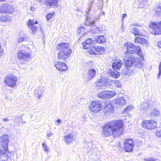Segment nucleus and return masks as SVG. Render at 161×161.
Masks as SVG:
<instances>
[{
	"mask_svg": "<svg viewBox=\"0 0 161 161\" xmlns=\"http://www.w3.org/2000/svg\"><path fill=\"white\" fill-rule=\"evenodd\" d=\"M123 123L121 120H117L109 122L103 126L102 135L104 136H109L112 134L119 136L123 133Z\"/></svg>",
	"mask_w": 161,
	"mask_h": 161,
	"instance_id": "obj_1",
	"label": "nucleus"
},
{
	"mask_svg": "<svg viewBox=\"0 0 161 161\" xmlns=\"http://www.w3.org/2000/svg\"><path fill=\"white\" fill-rule=\"evenodd\" d=\"M69 45L68 43H62L56 47L57 50H60L58 53L57 58L58 60H65L68 58L71 53V51L69 47Z\"/></svg>",
	"mask_w": 161,
	"mask_h": 161,
	"instance_id": "obj_2",
	"label": "nucleus"
},
{
	"mask_svg": "<svg viewBox=\"0 0 161 161\" xmlns=\"http://www.w3.org/2000/svg\"><path fill=\"white\" fill-rule=\"evenodd\" d=\"M122 62L121 60H119L118 61H116L113 63L112 65V68L114 69V70H110L109 73V75L112 77L115 78H118L120 76V73L115 69H119L121 68Z\"/></svg>",
	"mask_w": 161,
	"mask_h": 161,
	"instance_id": "obj_3",
	"label": "nucleus"
},
{
	"mask_svg": "<svg viewBox=\"0 0 161 161\" xmlns=\"http://www.w3.org/2000/svg\"><path fill=\"white\" fill-rule=\"evenodd\" d=\"M17 78L13 74L7 75L5 77L4 82L7 86L13 88L16 85Z\"/></svg>",
	"mask_w": 161,
	"mask_h": 161,
	"instance_id": "obj_4",
	"label": "nucleus"
},
{
	"mask_svg": "<svg viewBox=\"0 0 161 161\" xmlns=\"http://www.w3.org/2000/svg\"><path fill=\"white\" fill-rule=\"evenodd\" d=\"M149 27L152 29V33L155 35L161 34V21L152 22L149 24Z\"/></svg>",
	"mask_w": 161,
	"mask_h": 161,
	"instance_id": "obj_5",
	"label": "nucleus"
},
{
	"mask_svg": "<svg viewBox=\"0 0 161 161\" xmlns=\"http://www.w3.org/2000/svg\"><path fill=\"white\" fill-rule=\"evenodd\" d=\"M126 49L127 51L125 52L126 54H133L136 53L139 56H141L142 50L140 48L134 44H130L127 46Z\"/></svg>",
	"mask_w": 161,
	"mask_h": 161,
	"instance_id": "obj_6",
	"label": "nucleus"
},
{
	"mask_svg": "<svg viewBox=\"0 0 161 161\" xmlns=\"http://www.w3.org/2000/svg\"><path fill=\"white\" fill-rule=\"evenodd\" d=\"M103 108V106L101 103L99 101H93L92 104L89 106L90 110L93 113H97Z\"/></svg>",
	"mask_w": 161,
	"mask_h": 161,
	"instance_id": "obj_7",
	"label": "nucleus"
},
{
	"mask_svg": "<svg viewBox=\"0 0 161 161\" xmlns=\"http://www.w3.org/2000/svg\"><path fill=\"white\" fill-rule=\"evenodd\" d=\"M37 24V22L36 21H35L34 20H29L28 26L32 31V33L33 35L34 34L36 31H38V29L41 32H42V29L40 27V25H36Z\"/></svg>",
	"mask_w": 161,
	"mask_h": 161,
	"instance_id": "obj_8",
	"label": "nucleus"
},
{
	"mask_svg": "<svg viewBox=\"0 0 161 161\" xmlns=\"http://www.w3.org/2000/svg\"><path fill=\"white\" fill-rule=\"evenodd\" d=\"M31 57L30 53L24 51H19L17 53V58L21 62V64L29 60Z\"/></svg>",
	"mask_w": 161,
	"mask_h": 161,
	"instance_id": "obj_9",
	"label": "nucleus"
},
{
	"mask_svg": "<svg viewBox=\"0 0 161 161\" xmlns=\"http://www.w3.org/2000/svg\"><path fill=\"white\" fill-rule=\"evenodd\" d=\"M142 125L145 129L151 130L155 128L156 126V123L153 120H144L142 122Z\"/></svg>",
	"mask_w": 161,
	"mask_h": 161,
	"instance_id": "obj_10",
	"label": "nucleus"
},
{
	"mask_svg": "<svg viewBox=\"0 0 161 161\" xmlns=\"http://www.w3.org/2000/svg\"><path fill=\"white\" fill-rule=\"evenodd\" d=\"M93 2H90L88 4V10L86 12V16H87V17L86 18V21L85 22V24L87 26H90L91 25H93L94 23V20L92 19L91 17H89V16H88V13L89 12L90 10L91 9V8L92 6V3H93Z\"/></svg>",
	"mask_w": 161,
	"mask_h": 161,
	"instance_id": "obj_11",
	"label": "nucleus"
},
{
	"mask_svg": "<svg viewBox=\"0 0 161 161\" xmlns=\"http://www.w3.org/2000/svg\"><path fill=\"white\" fill-rule=\"evenodd\" d=\"M0 139L1 142V145L4 151L5 152L8 151V135L5 134L2 135Z\"/></svg>",
	"mask_w": 161,
	"mask_h": 161,
	"instance_id": "obj_12",
	"label": "nucleus"
},
{
	"mask_svg": "<svg viewBox=\"0 0 161 161\" xmlns=\"http://www.w3.org/2000/svg\"><path fill=\"white\" fill-rule=\"evenodd\" d=\"M133 146V141L130 139H127L124 142V148L127 152L132 151Z\"/></svg>",
	"mask_w": 161,
	"mask_h": 161,
	"instance_id": "obj_13",
	"label": "nucleus"
},
{
	"mask_svg": "<svg viewBox=\"0 0 161 161\" xmlns=\"http://www.w3.org/2000/svg\"><path fill=\"white\" fill-rule=\"evenodd\" d=\"M153 107V105L150 101H147L142 103L141 105L140 110L142 112L146 113V111L151 109Z\"/></svg>",
	"mask_w": 161,
	"mask_h": 161,
	"instance_id": "obj_14",
	"label": "nucleus"
},
{
	"mask_svg": "<svg viewBox=\"0 0 161 161\" xmlns=\"http://www.w3.org/2000/svg\"><path fill=\"white\" fill-rule=\"evenodd\" d=\"M54 64V66L59 71H65L68 69L67 66L65 63L57 61Z\"/></svg>",
	"mask_w": 161,
	"mask_h": 161,
	"instance_id": "obj_15",
	"label": "nucleus"
},
{
	"mask_svg": "<svg viewBox=\"0 0 161 161\" xmlns=\"http://www.w3.org/2000/svg\"><path fill=\"white\" fill-rule=\"evenodd\" d=\"M97 83V85L99 86V89H105L108 86V81L103 76L101 77V78L99 79Z\"/></svg>",
	"mask_w": 161,
	"mask_h": 161,
	"instance_id": "obj_16",
	"label": "nucleus"
},
{
	"mask_svg": "<svg viewBox=\"0 0 161 161\" xmlns=\"http://www.w3.org/2000/svg\"><path fill=\"white\" fill-rule=\"evenodd\" d=\"M114 111V107L112 105L111 103L109 102H106L104 109V113L106 114L112 113Z\"/></svg>",
	"mask_w": 161,
	"mask_h": 161,
	"instance_id": "obj_17",
	"label": "nucleus"
},
{
	"mask_svg": "<svg viewBox=\"0 0 161 161\" xmlns=\"http://www.w3.org/2000/svg\"><path fill=\"white\" fill-rule=\"evenodd\" d=\"M133 65L137 68L141 69L143 66V63L142 60L136 57H133Z\"/></svg>",
	"mask_w": 161,
	"mask_h": 161,
	"instance_id": "obj_18",
	"label": "nucleus"
},
{
	"mask_svg": "<svg viewBox=\"0 0 161 161\" xmlns=\"http://www.w3.org/2000/svg\"><path fill=\"white\" fill-rule=\"evenodd\" d=\"M134 56L129 55L125 58V65L127 67H130L133 64V60Z\"/></svg>",
	"mask_w": 161,
	"mask_h": 161,
	"instance_id": "obj_19",
	"label": "nucleus"
},
{
	"mask_svg": "<svg viewBox=\"0 0 161 161\" xmlns=\"http://www.w3.org/2000/svg\"><path fill=\"white\" fill-rule=\"evenodd\" d=\"M3 9H4V13H12L13 12V8L8 3L3 4Z\"/></svg>",
	"mask_w": 161,
	"mask_h": 161,
	"instance_id": "obj_20",
	"label": "nucleus"
},
{
	"mask_svg": "<svg viewBox=\"0 0 161 161\" xmlns=\"http://www.w3.org/2000/svg\"><path fill=\"white\" fill-rule=\"evenodd\" d=\"M74 135L72 133L69 134L64 137V141L67 144H69L74 140Z\"/></svg>",
	"mask_w": 161,
	"mask_h": 161,
	"instance_id": "obj_21",
	"label": "nucleus"
},
{
	"mask_svg": "<svg viewBox=\"0 0 161 161\" xmlns=\"http://www.w3.org/2000/svg\"><path fill=\"white\" fill-rule=\"evenodd\" d=\"M115 104L118 105L122 106L126 103V100L123 97H118L114 100Z\"/></svg>",
	"mask_w": 161,
	"mask_h": 161,
	"instance_id": "obj_22",
	"label": "nucleus"
},
{
	"mask_svg": "<svg viewBox=\"0 0 161 161\" xmlns=\"http://www.w3.org/2000/svg\"><path fill=\"white\" fill-rule=\"evenodd\" d=\"M10 19V17L8 14H4L0 15V22L2 21L5 22L9 21Z\"/></svg>",
	"mask_w": 161,
	"mask_h": 161,
	"instance_id": "obj_23",
	"label": "nucleus"
},
{
	"mask_svg": "<svg viewBox=\"0 0 161 161\" xmlns=\"http://www.w3.org/2000/svg\"><path fill=\"white\" fill-rule=\"evenodd\" d=\"M93 42V41L91 38L88 39L86 40V42L83 43L84 48L85 49H88V48L90 47V45Z\"/></svg>",
	"mask_w": 161,
	"mask_h": 161,
	"instance_id": "obj_24",
	"label": "nucleus"
},
{
	"mask_svg": "<svg viewBox=\"0 0 161 161\" xmlns=\"http://www.w3.org/2000/svg\"><path fill=\"white\" fill-rule=\"evenodd\" d=\"M96 74V71L94 69H91L88 71V76L87 79H86L87 80H90L92 78H93Z\"/></svg>",
	"mask_w": 161,
	"mask_h": 161,
	"instance_id": "obj_25",
	"label": "nucleus"
},
{
	"mask_svg": "<svg viewBox=\"0 0 161 161\" xmlns=\"http://www.w3.org/2000/svg\"><path fill=\"white\" fill-rule=\"evenodd\" d=\"M43 91L42 89L37 88L34 91V94L36 97L40 98L42 95Z\"/></svg>",
	"mask_w": 161,
	"mask_h": 161,
	"instance_id": "obj_26",
	"label": "nucleus"
},
{
	"mask_svg": "<svg viewBox=\"0 0 161 161\" xmlns=\"http://www.w3.org/2000/svg\"><path fill=\"white\" fill-rule=\"evenodd\" d=\"M95 41L99 43H102L106 42V39L103 36L101 35L95 38Z\"/></svg>",
	"mask_w": 161,
	"mask_h": 161,
	"instance_id": "obj_27",
	"label": "nucleus"
},
{
	"mask_svg": "<svg viewBox=\"0 0 161 161\" xmlns=\"http://www.w3.org/2000/svg\"><path fill=\"white\" fill-rule=\"evenodd\" d=\"M131 32L135 36L138 35L142 36L143 33L136 27H133L131 30Z\"/></svg>",
	"mask_w": 161,
	"mask_h": 161,
	"instance_id": "obj_28",
	"label": "nucleus"
},
{
	"mask_svg": "<svg viewBox=\"0 0 161 161\" xmlns=\"http://www.w3.org/2000/svg\"><path fill=\"white\" fill-rule=\"evenodd\" d=\"M96 55L102 54L105 51L104 48L101 46H96Z\"/></svg>",
	"mask_w": 161,
	"mask_h": 161,
	"instance_id": "obj_29",
	"label": "nucleus"
},
{
	"mask_svg": "<svg viewBox=\"0 0 161 161\" xmlns=\"http://www.w3.org/2000/svg\"><path fill=\"white\" fill-rule=\"evenodd\" d=\"M106 92L107 97L108 98H110L114 96L116 94L115 92L113 91H106Z\"/></svg>",
	"mask_w": 161,
	"mask_h": 161,
	"instance_id": "obj_30",
	"label": "nucleus"
},
{
	"mask_svg": "<svg viewBox=\"0 0 161 161\" xmlns=\"http://www.w3.org/2000/svg\"><path fill=\"white\" fill-rule=\"evenodd\" d=\"M91 31L93 33H97L100 31V30L99 27L95 25L91 26Z\"/></svg>",
	"mask_w": 161,
	"mask_h": 161,
	"instance_id": "obj_31",
	"label": "nucleus"
},
{
	"mask_svg": "<svg viewBox=\"0 0 161 161\" xmlns=\"http://www.w3.org/2000/svg\"><path fill=\"white\" fill-rule=\"evenodd\" d=\"M156 10L155 12L158 16H161V3L159 4L158 5H157L156 7Z\"/></svg>",
	"mask_w": 161,
	"mask_h": 161,
	"instance_id": "obj_32",
	"label": "nucleus"
},
{
	"mask_svg": "<svg viewBox=\"0 0 161 161\" xmlns=\"http://www.w3.org/2000/svg\"><path fill=\"white\" fill-rule=\"evenodd\" d=\"M58 1L59 0H48L47 2L50 6H53L57 5Z\"/></svg>",
	"mask_w": 161,
	"mask_h": 161,
	"instance_id": "obj_33",
	"label": "nucleus"
},
{
	"mask_svg": "<svg viewBox=\"0 0 161 161\" xmlns=\"http://www.w3.org/2000/svg\"><path fill=\"white\" fill-rule=\"evenodd\" d=\"M99 97L103 99L107 98V92L106 91H103L100 92L98 94Z\"/></svg>",
	"mask_w": 161,
	"mask_h": 161,
	"instance_id": "obj_34",
	"label": "nucleus"
},
{
	"mask_svg": "<svg viewBox=\"0 0 161 161\" xmlns=\"http://www.w3.org/2000/svg\"><path fill=\"white\" fill-rule=\"evenodd\" d=\"M86 144L88 149L93 148L95 147V145L93 144L92 142H86Z\"/></svg>",
	"mask_w": 161,
	"mask_h": 161,
	"instance_id": "obj_35",
	"label": "nucleus"
},
{
	"mask_svg": "<svg viewBox=\"0 0 161 161\" xmlns=\"http://www.w3.org/2000/svg\"><path fill=\"white\" fill-rule=\"evenodd\" d=\"M96 46L92 47L91 48L89 51V52L91 54L96 55Z\"/></svg>",
	"mask_w": 161,
	"mask_h": 161,
	"instance_id": "obj_36",
	"label": "nucleus"
},
{
	"mask_svg": "<svg viewBox=\"0 0 161 161\" xmlns=\"http://www.w3.org/2000/svg\"><path fill=\"white\" fill-rule=\"evenodd\" d=\"M151 114L153 115L157 116L160 114V112L159 110H158L157 109L154 108L152 111Z\"/></svg>",
	"mask_w": 161,
	"mask_h": 161,
	"instance_id": "obj_37",
	"label": "nucleus"
},
{
	"mask_svg": "<svg viewBox=\"0 0 161 161\" xmlns=\"http://www.w3.org/2000/svg\"><path fill=\"white\" fill-rule=\"evenodd\" d=\"M42 145L43 147V148L44 151L47 153L49 151V148L48 147L46 144L45 142H43L42 143Z\"/></svg>",
	"mask_w": 161,
	"mask_h": 161,
	"instance_id": "obj_38",
	"label": "nucleus"
},
{
	"mask_svg": "<svg viewBox=\"0 0 161 161\" xmlns=\"http://www.w3.org/2000/svg\"><path fill=\"white\" fill-rule=\"evenodd\" d=\"M143 39V37L137 36L135 38V42L136 43H137L141 44V42Z\"/></svg>",
	"mask_w": 161,
	"mask_h": 161,
	"instance_id": "obj_39",
	"label": "nucleus"
},
{
	"mask_svg": "<svg viewBox=\"0 0 161 161\" xmlns=\"http://www.w3.org/2000/svg\"><path fill=\"white\" fill-rule=\"evenodd\" d=\"M84 29V27H80L78 30L77 33L80 35H84V32L83 31Z\"/></svg>",
	"mask_w": 161,
	"mask_h": 161,
	"instance_id": "obj_40",
	"label": "nucleus"
},
{
	"mask_svg": "<svg viewBox=\"0 0 161 161\" xmlns=\"http://www.w3.org/2000/svg\"><path fill=\"white\" fill-rule=\"evenodd\" d=\"M4 152L3 151L1 150L0 149V157L2 155L3 156V157H6V158L5 159H3L2 160H6L8 159V156L7 155H6L5 154H4Z\"/></svg>",
	"mask_w": 161,
	"mask_h": 161,
	"instance_id": "obj_41",
	"label": "nucleus"
},
{
	"mask_svg": "<svg viewBox=\"0 0 161 161\" xmlns=\"http://www.w3.org/2000/svg\"><path fill=\"white\" fill-rule=\"evenodd\" d=\"M155 135L158 137H161V130L158 129L155 131Z\"/></svg>",
	"mask_w": 161,
	"mask_h": 161,
	"instance_id": "obj_42",
	"label": "nucleus"
},
{
	"mask_svg": "<svg viewBox=\"0 0 161 161\" xmlns=\"http://www.w3.org/2000/svg\"><path fill=\"white\" fill-rule=\"evenodd\" d=\"M115 85L117 87H119L121 86V84L119 80L114 81Z\"/></svg>",
	"mask_w": 161,
	"mask_h": 161,
	"instance_id": "obj_43",
	"label": "nucleus"
},
{
	"mask_svg": "<svg viewBox=\"0 0 161 161\" xmlns=\"http://www.w3.org/2000/svg\"><path fill=\"white\" fill-rule=\"evenodd\" d=\"M148 41L147 39L143 38V39L142 40L141 44L143 45L146 46L147 43Z\"/></svg>",
	"mask_w": 161,
	"mask_h": 161,
	"instance_id": "obj_44",
	"label": "nucleus"
},
{
	"mask_svg": "<svg viewBox=\"0 0 161 161\" xmlns=\"http://www.w3.org/2000/svg\"><path fill=\"white\" fill-rule=\"evenodd\" d=\"M159 73H158V76H157L158 78H159L160 76L161 75V62H160V64L159 65Z\"/></svg>",
	"mask_w": 161,
	"mask_h": 161,
	"instance_id": "obj_45",
	"label": "nucleus"
},
{
	"mask_svg": "<svg viewBox=\"0 0 161 161\" xmlns=\"http://www.w3.org/2000/svg\"><path fill=\"white\" fill-rule=\"evenodd\" d=\"M53 14H49L46 16V19L47 20H49L53 17Z\"/></svg>",
	"mask_w": 161,
	"mask_h": 161,
	"instance_id": "obj_46",
	"label": "nucleus"
},
{
	"mask_svg": "<svg viewBox=\"0 0 161 161\" xmlns=\"http://www.w3.org/2000/svg\"><path fill=\"white\" fill-rule=\"evenodd\" d=\"M145 161H155V159L153 158H149L147 159H145Z\"/></svg>",
	"mask_w": 161,
	"mask_h": 161,
	"instance_id": "obj_47",
	"label": "nucleus"
},
{
	"mask_svg": "<svg viewBox=\"0 0 161 161\" xmlns=\"http://www.w3.org/2000/svg\"><path fill=\"white\" fill-rule=\"evenodd\" d=\"M3 4L0 6V13H4V10L3 9Z\"/></svg>",
	"mask_w": 161,
	"mask_h": 161,
	"instance_id": "obj_48",
	"label": "nucleus"
},
{
	"mask_svg": "<svg viewBox=\"0 0 161 161\" xmlns=\"http://www.w3.org/2000/svg\"><path fill=\"white\" fill-rule=\"evenodd\" d=\"M131 70H127L126 73L125 74L128 76L130 75H131Z\"/></svg>",
	"mask_w": 161,
	"mask_h": 161,
	"instance_id": "obj_49",
	"label": "nucleus"
},
{
	"mask_svg": "<svg viewBox=\"0 0 161 161\" xmlns=\"http://www.w3.org/2000/svg\"><path fill=\"white\" fill-rule=\"evenodd\" d=\"M53 135V133L50 132H47V135L48 137H50L52 136Z\"/></svg>",
	"mask_w": 161,
	"mask_h": 161,
	"instance_id": "obj_50",
	"label": "nucleus"
},
{
	"mask_svg": "<svg viewBox=\"0 0 161 161\" xmlns=\"http://www.w3.org/2000/svg\"><path fill=\"white\" fill-rule=\"evenodd\" d=\"M20 37L22 39V40L23 41H25L27 39L26 37L24 35L21 36H20Z\"/></svg>",
	"mask_w": 161,
	"mask_h": 161,
	"instance_id": "obj_51",
	"label": "nucleus"
},
{
	"mask_svg": "<svg viewBox=\"0 0 161 161\" xmlns=\"http://www.w3.org/2000/svg\"><path fill=\"white\" fill-rule=\"evenodd\" d=\"M3 54V53L2 51V49L1 48V46L0 44V56H1Z\"/></svg>",
	"mask_w": 161,
	"mask_h": 161,
	"instance_id": "obj_52",
	"label": "nucleus"
},
{
	"mask_svg": "<svg viewBox=\"0 0 161 161\" xmlns=\"http://www.w3.org/2000/svg\"><path fill=\"white\" fill-rule=\"evenodd\" d=\"M131 107L128 106L125 109V111H126L127 112L128 111H129L130 110V109L131 108Z\"/></svg>",
	"mask_w": 161,
	"mask_h": 161,
	"instance_id": "obj_53",
	"label": "nucleus"
},
{
	"mask_svg": "<svg viewBox=\"0 0 161 161\" xmlns=\"http://www.w3.org/2000/svg\"><path fill=\"white\" fill-rule=\"evenodd\" d=\"M158 46L159 48H161V41L158 42Z\"/></svg>",
	"mask_w": 161,
	"mask_h": 161,
	"instance_id": "obj_54",
	"label": "nucleus"
},
{
	"mask_svg": "<svg viewBox=\"0 0 161 161\" xmlns=\"http://www.w3.org/2000/svg\"><path fill=\"white\" fill-rule=\"evenodd\" d=\"M23 41L22 40L20 36V37L18 39V42L19 43H20L21 42Z\"/></svg>",
	"mask_w": 161,
	"mask_h": 161,
	"instance_id": "obj_55",
	"label": "nucleus"
},
{
	"mask_svg": "<svg viewBox=\"0 0 161 161\" xmlns=\"http://www.w3.org/2000/svg\"><path fill=\"white\" fill-rule=\"evenodd\" d=\"M30 9L32 11H34L35 10V8L33 7H31Z\"/></svg>",
	"mask_w": 161,
	"mask_h": 161,
	"instance_id": "obj_56",
	"label": "nucleus"
},
{
	"mask_svg": "<svg viewBox=\"0 0 161 161\" xmlns=\"http://www.w3.org/2000/svg\"><path fill=\"white\" fill-rule=\"evenodd\" d=\"M126 16V14H124L122 15V19H124Z\"/></svg>",
	"mask_w": 161,
	"mask_h": 161,
	"instance_id": "obj_57",
	"label": "nucleus"
},
{
	"mask_svg": "<svg viewBox=\"0 0 161 161\" xmlns=\"http://www.w3.org/2000/svg\"><path fill=\"white\" fill-rule=\"evenodd\" d=\"M8 119L7 118H4L2 119V120L4 121H8Z\"/></svg>",
	"mask_w": 161,
	"mask_h": 161,
	"instance_id": "obj_58",
	"label": "nucleus"
},
{
	"mask_svg": "<svg viewBox=\"0 0 161 161\" xmlns=\"http://www.w3.org/2000/svg\"><path fill=\"white\" fill-rule=\"evenodd\" d=\"M56 121L58 124H60L61 122V121L60 119H57V120Z\"/></svg>",
	"mask_w": 161,
	"mask_h": 161,
	"instance_id": "obj_59",
	"label": "nucleus"
},
{
	"mask_svg": "<svg viewBox=\"0 0 161 161\" xmlns=\"http://www.w3.org/2000/svg\"><path fill=\"white\" fill-rule=\"evenodd\" d=\"M121 30L122 31H124V27H123L122 24V25H121Z\"/></svg>",
	"mask_w": 161,
	"mask_h": 161,
	"instance_id": "obj_60",
	"label": "nucleus"
},
{
	"mask_svg": "<svg viewBox=\"0 0 161 161\" xmlns=\"http://www.w3.org/2000/svg\"><path fill=\"white\" fill-rule=\"evenodd\" d=\"M131 25L133 26H138V24L135 23Z\"/></svg>",
	"mask_w": 161,
	"mask_h": 161,
	"instance_id": "obj_61",
	"label": "nucleus"
},
{
	"mask_svg": "<svg viewBox=\"0 0 161 161\" xmlns=\"http://www.w3.org/2000/svg\"><path fill=\"white\" fill-rule=\"evenodd\" d=\"M80 14H81V12H80Z\"/></svg>",
	"mask_w": 161,
	"mask_h": 161,
	"instance_id": "obj_62",
	"label": "nucleus"
},
{
	"mask_svg": "<svg viewBox=\"0 0 161 161\" xmlns=\"http://www.w3.org/2000/svg\"><path fill=\"white\" fill-rule=\"evenodd\" d=\"M77 11H79L80 10H79L78 9H77Z\"/></svg>",
	"mask_w": 161,
	"mask_h": 161,
	"instance_id": "obj_63",
	"label": "nucleus"
}]
</instances>
